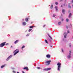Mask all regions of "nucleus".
Wrapping results in <instances>:
<instances>
[{"mask_svg":"<svg viewBox=\"0 0 73 73\" xmlns=\"http://www.w3.org/2000/svg\"><path fill=\"white\" fill-rule=\"evenodd\" d=\"M61 63L60 62H58L57 64V65L58 66V70L60 71V68H61Z\"/></svg>","mask_w":73,"mask_h":73,"instance_id":"obj_1","label":"nucleus"},{"mask_svg":"<svg viewBox=\"0 0 73 73\" xmlns=\"http://www.w3.org/2000/svg\"><path fill=\"white\" fill-rule=\"evenodd\" d=\"M6 43V42H4L3 43H1L0 45V47H3Z\"/></svg>","mask_w":73,"mask_h":73,"instance_id":"obj_2","label":"nucleus"},{"mask_svg":"<svg viewBox=\"0 0 73 73\" xmlns=\"http://www.w3.org/2000/svg\"><path fill=\"white\" fill-rule=\"evenodd\" d=\"M18 50V49H16V50L14 52V53H15L14 54V56H15V55H16V54H17V53H19V51H17Z\"/></svg>","mask_w":73,"mask_h":73,"instance_id":"obj_3","label":"nucleus"},{"mask_svg":"<svg viewBox=\"0 0 73 73\" xmlns=\"http://www.w3.org/2000/svg\"><path fill=\"white\" fill-rule=\"evenodd\" d=\"M50 69H51V68H44L43 69V70L47 71V70H50Z\"/></svg>","mask_w":73,"mask_h":73,"instance_id":"obj_4","label":"nucleus"},{"mask_svg":"<svg viewBox=\"0 0 73 73\" xmlns=\"http://www.w3.org/2000/svg\"><path fill=\"white\" fill-rule=\"evenodd\" d=\"M12 57V55H11L9 56L6 59V61H8Z\"/></svg>","mask_w":73,"mask_h":73,"instance_id":"obj_5","label":"nucleus"},{"mask_svg":"<svg viewBox=\"0 0 73 73\" xmlns=\"http://www.w3.org/2000/svg\"><path fill=\"white\" fill-rule=\"evenodd\" d=\"M51 62H52V61L49 60L46 61V63H47V64H47V65H49V64H50V63Z\"/></svg>","mask_w":73,"mask_h":73,"instance_id":"obj_6","label":"nucleus"},{"mask_svg":"<svg viewBox=\"0 0 73 73\" xmlns=\"http://www.w3.org/2000/svg\"><path fill=\"white\" fill-rule=\"evenodd\" d=\"M70 53L69 54V55L68 56V58H70V53H71V51H69Z\"/></svg>","mask_w":73,"mask_h":73,"instance_id":"obj_7","label":"nucleus"},{"mask_svg":"<svg viewBox=\"0 0 73 73\" xmlns=\"http://www.w3.org/2000/svg\"><path fill=\"white\" fill-rule=\"evenodd\" d=\"M64 38H66V35H67V33H66V32H65L64 33Z\"/></svg>","mask_w":73,"mask_h":73,"instance_id":"obj_8","label":"nucleus"},{"mask_svg":"<svg viewBox=\"0 0 73 73\" xmlns=\"http://www.w3.org/2000/svg\"><path fill=\"white\" fill-rule=\"evenodd\" d=\"M46 57L47 58H50V56L49 54H48L46 56Z\"/></svg>","mask_w":73,"mask_h":73,"instance_id":"obj_9","label":"nucleus"},{"mask_svg":"<svg viewBox=\"0 0 73 73\" xmlns=\"http://www.w3.org/2000/svg\"><path fill=\"white\" fill-rule=\"evenodd\" d=\"M19 42V40H17L15 41L14 43L16 44V43H17V42Z\"/></svg>","mask_w":73,"mask_h":73,"instance_id":"obj_10","label":"nucleus"},{"mask_svg":"<svg viewBox=\"0 0 73 73\" xmlns=\"http://www.w3.org/2000/svg\"><path fill=\"white\" fill-rule=\"evenodd\" d=\"M28 19H29V18H26L25 19V21H28Z\"/></svg>","mask_w":73,"mask_h":73,"instance_id":"obj_11","label":"nucleus"},{"mask_svg":"<svg viewBox=\"0 0 73 73\" xmlns=\"http://www.w3.org/2000/svg\"><path fill=\"white\" fill-rule=\"evenodd\" d=\"M62 12L63 14H65V10L63 9L62 10Z\"/></svg>","mask_w":73,"mask_h":73,"instance_id":"obj_12","label":"nucleus"},{"mask_svg":"<svg viewBox=\"0 0 73 73\" xmlns=\"http://www.w3.org/2000/svg\"><path fill=\"white\" fill-rule=\"evenodd\" d=\"M5 64L3 65L1 67V68H4V66H5Z\"/></svg>","mask_w":73,"mask_h":73,"instance_id":"obj_13","label":"nucleus"},{"mask_svg":"<svg viewBox=\"0 0 73 73\" xmlns=\"http://www.w3.org/2000/svg\"><path fill=\"white\" fill-rule=\"evenodd\" d=\"M48 36L49 37H50V38L51 39V40H52V37H51V36H50L49 34H48Z\"/></svg>","mask_w":73,"mask_h":73,"instance_id":"obj_14","label":"nucleus"},{"mask_svg":"<svg viewBox=\"0 0 73 73\" xmlns=\"http://www.w3.org/2000/svg\"><path fill=\"white\" fill-rule=\"evenodd\" d=\"M24 69H26V70H28V67H25L23 68Z\"/></svg>","mask_w":73,"mask_h":73,"instance_id":"obj_15","label":"nucleus"},{"mask_svg":"<svg viewBox=\"0 0 73 73\" xmlns=\"http://www.w3.org/2000/svg\"><path fill=\"white\" fill-rule=\"evenodd\" d=\"M55 9H56V11H57L58 10V7L57 6H56Z\"/></svg>","mask_w":73,"mask_h":73,"instance_id":"obj_16","label":"nucleus"},{"mask_svg":"<svg viewBox=\"0 0 73 73\" xmlns=\"http://www.w3.org/2000/svg\"><path fill=\"white\" fill-rule=\"evenodd\" d=\"M23 25H26V23L25 22H23Z\"/></svg>","mask_w":73,"mask_h":73,"instance_id":"obj_17","label":"nucleus"},{"mask_svg":"<svg viewBox=\"0 0 73 73\" xmlns=\"http://www.w3.org/2000/svg\"><path fill=\"white\" fill-rule=\"evenodd\" d=\"M71 16H72V14L70 13L69 15V17H71Z\"/></svg>","mask_w":73,"mask_h":73,"instance_id":"obj_18","label":"nucleus"},{"mask_svg":"<svg viewBox=\"0 0 73 73\" xmlns=\"http://www.w3.org/2000/svg\"><path fill=\"white\" fill-rule=\"evenodd\" d=\"M50 8L51 9H52L53 8V6L52 5H51L50 6Z\"/></svg>","mask_w":73,"mask_h":73,"instance_id":"obj_19","label":"nucleus"},{"mask_svg":"<svg viewBox=\"0 0 73 73\" xmlns=\"http://www.w3.org/2000/svg\"><path fill=\"white\" fill-rule=\"evenodd\" d=\"M45 42H46V43H47V44H48V41L46 40H45Z\"/></svg>","mask_w":73,"mask_h":73,"instance_id":"obj_20","label":"nucleus"},{"mask_svg":"<svg viewBox=\"0 0 73 73\" xmlns=\"http://www.w3.org/2000/svg\"><path fill=\"white\" fill-rule=\"evenodd\" d=\"M37 68L38 69H41V68L39 67H37Z\"/></svg>","mask_w":73,"mask_h":73,"instance_id":"obj_21","label":"nucleus"},{"mask_svg":"<svg viewBox=\"0 0 73 73\" xmlns=\"http://www.w3.org/2000/svg\"><path fill=\"white\" fill-rule=\"evenodd\" d=\"M32 29H30L29 30V32H31V31H32Z\"/></svg>","mask_w":73,"mask_h":73,"instance_id":"obj_22","label":"nucleus"},{"mask_svg":"<svg viewBox=\"0 0 73 73\" xmlns=\"http://www.w3.org/2000/svg\"><path fill=\"white\" fill-rule=\"evenodd\" d=\"M58 25H60V24H61V22H59L58 23Z\"/></svg>","mask_w":73,"mask_h":73,"instance_id":"obj_23","label":"nucleus"},{"mask_svg":"<svg viewBox=\"0 0 73 73\" xmlns=\"http://www.w3.org/2000/svg\"><path fill=\"white\" fill-rule=\"evenodd\" d=\"M33 26H30V28H33Z\"/></svg>","mask_w":73,"mask_h":73,"instance_id":"obj_24","label":"nucleus"},{"mask_svg":"<svg viewBox=\"0 0 73 73\" xmlns=\"http://www.w3.org/2000/svg\"><path fill=\"white\" fill-rule=\"evenodd\" d=\"M25 48V46H23L22 47V49H23V48Z\"/></svg>","mask_w":73,"mask_h":73,"instance_id":"obj_25","label":"nucleus"},{"mask_svg":"<svg viewBox=\"0 0 73 73\" xmlns=\"http://www.w3.org/2000/svg\"><path fill=\"white\" fill-rule=\"evenodd\" d=\"M69 46H70H70H71V43H70L69 44Z\"/></svg>","mask_w":73,"mask_h":73,"instance_id":"obj_26","label":"nucleus"},{"mask_svg":"<svg viewBox=\"0 0 73 73\" xmlns=\"http://www.w3.org/2000/svg\"><path fill=\"white\" fill-rule=\"evenodd\" d=\"M69 21V19H66V21H67V22H68V21Z\"/></svg>","mask_w":73,"mask_h":73,"instance_id":"obj_27","label":"nucleus"},{"mask_svg":"<svg viewBox=\"0 0 73 73\" xmlns=\"http://www.w3.org/2000/svg\"><path fill=\"white\" fill-rule=\"evenodd\" d=\"M56 16V15L54 14L53 16V17H55Z\"/></svg>","mask_w":73,"mask_h":73,"instance_id":"obj_28","label":"nucleus"},{"mask_svg":"<svg viewBox=\"0 0 73 73\" xmlns=\"http://www.w3.org/2000/svg\"><path fill=\"white\" fill-rule=\"evenodd\" d=\"M55 4H56V5H57L58 4V3H57V2H56Z\"/></svg>","mask_w":73,"mask_h":73,"instance_id":"obj_29","label":"nucleus"},{"mask_svg":"<svg viewBox=\"0 0 73 73\" xmlns=\"http://www.w3.org/2000/svg\"><path fill=\"white\" fill-rule=\"evenodd\" d=\"M29 34H28L26 36H29Z\"/></svg>","mask_w":73,"mask_h":73,"instance_id":"obj_30","label":"nucleus"},{"mask_svg":"<svg viewBox=\"0 0 73 73\" xmlns=\"http://www.w3.org/2000/svg\"><path fill=\"white\" fill-rule=\"evenodd\" d=\"M62 52H64V51L62 49Z\"/></svg>","mask_w":73,"mask_h":73,"instance_id":"obj_31","label":"nucleus"},{"mask_svg":"<svg viewBox=\"0 0 73 73\" xmlns=\"http://www.w3.org/2000/svg\"><path fill=\"white\" fill-rule=\"evenodd\" d=\"M67 33H69V31H67Z\"/></svg>","mask_w":73,"mask_h":73,"instance_id":"obj_32","label":"nucleus"},{"mask_svg":"<svg viewBox=\"0 0 73 73\" xmlns=\"http://www.w3.org/2000/svg\"><path fill=\"white\" fill-rule=\"evenodd\" d=\"M8 43H7L5 44V45H8Z\"/></svg>","mask_w":73,"mask_h":73,"instance_id":"obj_33","label":"nucleus"},{"mask_svg":"<svg viewBox=\"0 0 73 73\" xmlns=\"http://www.w3.org/2000/svg\"><path fill=\"white\" fill-rule=\"evenodd\" d=\"M13 73H15V71H13Z\"/></svg>","mask_w":73,"mask_h":73,"instance_id":"obj_34","label":"nucleus"},{"mask_svg":"<svg viewBox=\"0 0 73 73\" xmlns=\"http://www.w3.org/2000/svg\"><path fill=\"white\" fill-rule=\"evenodd\" d=\"M45 25H44L43 26V27H45Z\"/></svg>","mask_w":73,"mask_h":73,"instance_id":"obj_35","label":"nucleus"},{"mask_svg":"<svg viewBox=\"0 0 73 73\" xmlns=\"http://www.w3.org/2000/svg\"><path fill=\"white\" fill-rule=\"evenodd\" d=\"M68 7H69V8H70L71 7L70 6H68Z\"/></svg>","mask_w":73,"mask_h":73,"instance_id":"obj_36","label":"nucleus"},{"mask_svg":"<svg viewBox=\"0 0 73 73\" xmlns=\"http://www.w3.org/2000/svg\"><path fill=\"white\" fill-rule=\"evenodd\" d=\"M64 20V19H62V21H63Z\"/></svg>","mask_w":73,"mask_h":73,"instance_id":"obj_37","label":"nucleus"},{"mask_svg":"<svg viewBox=\"0 0 73 73\" xmlns=\"http://www.w3.org/2000/svg\"><path fill=\"white\" fill-rule=\"evenodd\" d=\"M22 73H25V72H24V71H22Z\"/></svg>","mask_w":73,"mask_h":73,"instance_id":"obj_38","label":"nucleus"},{"mask_svg":"<svg viewBox=\"0 0 73 73\" xmlns=\"http://www.w3.org/2000/svg\"><path fill=\"white\" fill-rule=\"evenodd\" d=\"M62 1V0H60V1L61 2V1Z\"/></svg>","mask_w":73,"mask_h":73,"instance_id":"obj_39","label":"nucleus"},{"mask_svg":"<svg viewBox=\"0 0 73 73\" xmlns=\"http://www.w3.org/2000/svg\"><path fill=\"white\" fill-rule=\"evenodd\" d=\"M73 0H72V3H73Z\"/></svg>","mask_w":73,"mask_h":73,"instance_id":"obj_40","label":"nucleus"},{"mask_svg":"<svg viewBox=\"0 0 73 73\" xmlns=\"http://www.w3.org/2000/svg\"><path fill=\"white\" fill-rule=\"evenodd\" d=\"M17 73H19V72H17Z\"/></svg>","mask_w":73,"mask_h":73,"instance_id":"obj_41","label":"nucleus"},{"mask_svg":"<svg viewBox=\"0 0 73 73\" xmlns=\"http://www.w3.org/2000/svg\"><path fill=\"white\" fill-rule=\"evenodd\" d=\"M61 7H62V5L61 6Z\"/></svg>","mask_w":73,"mask_h":73,"instance_id":"obj_42","label":"nucleus"},{"mask_svg":"<svg viewBox=\"0 0 73 73\" xmlns=\"http://www.w3.org/2000/svg\"><path fill=\"white\" fill-rule=\"evenodd\" d=\"M12 46H11V48H12Z\"/></svg>","mask_w":73,"mask_h":73,"instance_id":"obj_43","label":"nucleus"},{"mask_svg":"<svg viewBox=\"0 0 73 73\" xmlns=\"http://www.w3.org/2000/svg\"><path fill=\"white\" fill-rule=\"evenodd\" d=\"M64 5V6H65V5Z\"/></svg>","mask_w":73,"mask_h":73,"instance_id":"obj_44","label":"nucleus"},{"mask_svg":"<svg viewBox=\"0 0 73 73\" xmlns=\"http://www.w3.org/2000/svg\"><path fill=\"white\" fill-rule=\"evenodd\" d=\"M66 27L67 28H68V27L66 26Z\"/></svg>","mask_w":73,"mask_h":73,"instance_id":"obj_45","label":"nucleus"},{"mask_svg":"<svg viewBox=\"0 0 73 73\" xmlns=\"http://www.w3.org/2000/svg\"><path fill=\"white\" fill-rule=\"evenodd\" d=\"M50 47H52V46H50Z\"/></svg>","mask_w":73,"mask_h":73,"instance_id":"obj_46","label":"nucleus"},{"mask_svg":"<svg viewBox=\"0 0 73 73\" xmlns=\"http://www.w3.org/2000/svg\"><path fill=\"white\" fill-rule=\"evenodd\" d=\"M69 4L70 5V3H69Z\"/></svg>","mask_w":73,"mask_h":73,"instance_id":"obj_47","label":"nucleus"},{"mask_svg":"<svg viewBox=\"0 0 73 73\" xmlns=\"http://www.w3.org/2000/svg\"><path fill=\"white\" fill-rule=\"evenodd\" d=\"M12 69H14V68H13Z\"/></svg>","mask_w":73,"mask_h":73,"instance_id":"obj_48","label":"nucleus"},{"mask_svg":"<svg viewBox=\"0 0 73 73\" xmlns=\"http://www.w3.org/2000/svg\"><path fill=\"white\" fill-rule=\"evenodd\" d=\"M23 20H24V19H23Z\"/></svg>","mask_w":73,"mask_h":73,"instance_id":"obj_49","label":"nucleus"},{"mask_svg":"<svg viewBox=\"0 0 73 73\" xmlns=\"http://www.w3.org/2000/svg\"><path fill=\"white\" fill-rule=\"evenodd\" d=\"M50 6V5L49 6V7Z\"/></svg>","mask_w":73,"mask_h":73,"instance_id":"obj_50","label":"nucleus"}]
</instances>
